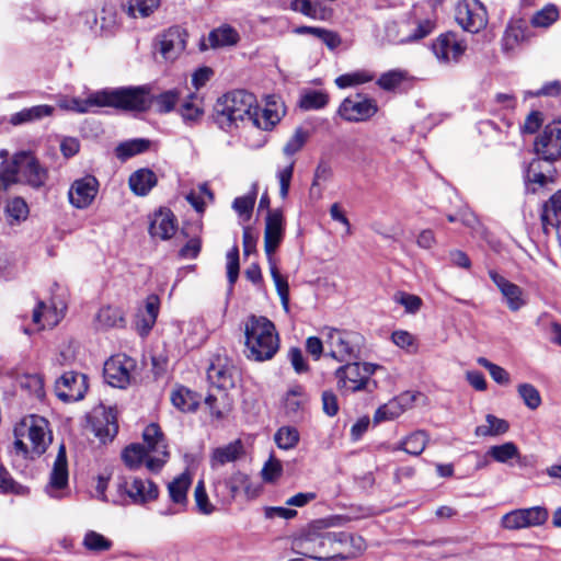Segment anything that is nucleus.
<instances>
[{
    "label": "nucleus",
    "mask_w": 561,
    "mask_h": 561,
    "mask_svg": "<svg viewBox=\"0 0 561 561\" xmlns=\"http://www.w3.org/2000/svg\"><path fill=\"white\" fill-rule=\"evenodd\" d=\"M142 439L144 444H130L125 447L122 459L130 470L145 465L150 472L158 473L170 458L165 436L157 423H151L145 427Z\"/></svg>",
    "instance_id": "nucleus-1"
},
{
    "label": "nucleus",
    "mask_w": 561,
    "mask_h": 561,
    "mask_svg": "<svg viewBox=\"0 0 561 561\" xmlns=\"http://www.w3.org/2000/svg\"><path fill=\"white\" fill-rule=\"evenodd\" d=\"M341 538H345L344 531H322L310 527L293 540V550L314 560L343 561L350 554L343 556V551L339 550Z\"/></svg>",
    "instance_id": "nucleus-2"
},
{
    "label": "nucleus",
    "mask_w": 561,
    "mask_h": 561,
    "mask_svg": "<svg viewBox=\"0 0 561 561\" xmlns=\"http://www.w3.org/2000/svg\"><path fill=\"white\" fill-rule=\"evenodd\" d=\"M247 357L256 362L270 360L279 348L274 323L263 316H250L244 324Z\"/></svg>",
    "instance_id": "nucleus-3"
},
{
    "label": "nucleus",
    "mask_w": 561,
    "mask_h": 561,
    "mask_svg": "<svg viewBox=\"0 0 561 561\" xmlns=\"http://www.w3.org/2000/svg\"><path fill=\"white\" fill-rule=\"evenodd\" d=\"M255 103V95L245 90L228 92L216 101L214 121L222 130L232 131L240 124H249Z\"/></svg>",
    "instance_id": "nucleus-4"
},
{
    "label": "nucleus",
    "mask_w": 561,
    "mask_h": 561,
    "mask_svg": "<svg viewBox=\"0 0 561 561\" xmlns=\"http://www.w3.org/2000/svg\"><path fill=\"white\" fill-rule=\"evenodd\" d=\"M14 450L25 458L39 457L45 453L51 437L48 422L38 415H28L14 427Z\"/></svg>",
    "instance_id": "nucleus-5"
},
{
    "label": "nucleus",
    "mask_w": 561,
    "mask_h": 561,
    "mask_svg": "<svg viewBox=\"0 0 561 561\" xmlns=\"http://www.w3.org/2000/svg\"><path fill=\"white\" fill-rule=\"evenodd\" d=\"M98 107L113 106L125 111L145 112L150 107V87H122L93 93Z\"/></svg>",
    "instance_id": "nucleus-6"
},
{
    "label": "nucleus",
    "mask_w": 561,
    "mask_h": 561,
    "mask_svg": "<svg viewBox=\"0 0 561 561\" xmlns=\"http://www.w3.org/2000/svg\"><path fill=\"white\" fill-rule=\"evenodd\" d=\"M327 355L344 363L360 357L364 336L355 331L341 330L336 328H324L322 330Z\"/></svg>",
    "instance_id": "nucleus-7"
},
{
    "label": "nucleus",
    "mask_w": 561,
    "mask_h": 561,
    "mask_svg": "<svg viewBox=\"0 0 561 561\" xmlns=\"http://www.w3.org/2000/svg\"><path fill=\"white\" fill-rule=\"evenodd\" d=\"M345 362L340 366L334 376L337 381V388L342 391L357 392L368 389L371 383L370 376L380 369L381 366L373 363Z\"/></svg>",
    "instance_id": "nucleus-8"
},
{
    "label": "nucleus",
    "mask_w": 561,
    "mask_h": 561,
    "mask_svg": "<svg viewBox=\"0 0 561 561\" xmlns=\"http://www.w3.org/2000/svg\"><path fill=\"white\" fill-rule=\"evenodd\" d=\"M10 164L15 183H23L33 188H41L48 179V171L31 151H19L13 154Z\"/></svg>",
    "instance_id": "nucleus-9"
},
{
    "label": "nucleus",
    "mask_w": 561,
    "mask_h": 561,
    "mask_svg": "<svg viewBox=\"0 0 561 561\" xmlns=\"http://www.w3.org/2000/svg\"><path fill=\"white\" fill-rule=\"evenodd\" d=\"M456 21L467 32L478 33L488 24V13L479 0H461L456 7Z\"/></svg>",
    "instance_id": "nucleus-10"
},
{
    "label": "nucleus",
    "mask_w": 561,
    "mask_h": 561,
    "mask_svg": "<svg viewBox=\"0 0 561 561\" xmlns=\"http://www.w3.org/2000/svg\"><path fill=\"white\" fill-rule=\"evenodd\" d=\"M377 112L378 104L376 100L362 94L344 99L337 108L340 117L351 123L366 122Z\"/></svg>",
    "instance_id": "nucleus-11"
},
{
    "label": "nucleus",
    "mask_w": 561,
    "mask_h": 561,
    "mask_svg": "<svg viewBox=\"0 0 561 561\" xmlns=\"http://www.w3.org/2000/svg\"><path fill=\"white\" fill-rule=\"evenodd\" d=\"M548 519V511L542 506L517 508L506 513L501 519V526L508 530L543 525Z\"/></svg>",
    "instance_id": "nucleus-12"
},
{
    "label": "nucleus",
    "mask_w": 561,
    "mask_h": 561,
    "mask_svg": "<svg viewBox=\"0 0 561 561\" xmlns=\"http://www.w3.org/2000/svg\"><path fill=\"white\" fill-rule=\"evenodd\" d=\"M45 493L55 500L67 497L70 493L68 484V463L64 445L59 447L49 476V481L45 486Z\"/></svg>",
    "instance_id": "nucleus-13"
},
{
    "label": "nucleus",
    "mask_w": 561,
    "mask_h": 561,
    "mask_svg": "<svg viewBox=\"0 0 561 561\" xmlns=\"http://www.w3.org/2000/svg\"><path fill=\"white\" fill-rule=\"evenodd\" d=\"M535 150L547 161L561 159V118L546 125L535 141Z\"/></svg>",
    "instance_id": "nucleus-14"
},
{
    "label": "nucleus",
    "mask_w": 561,
    "mask_h": 561,
    "mask_svg": "<svg viewBox=\"0 0 561 561\" xmlns=\"http://www.w3.org/2000/svg\"><path fill=\"white\" fill-rule=\"evenodd\" d=\"M431 48L438 62L448 65L460 60L467 49V44L456 33L446 32L432 43Z\"/></svg>",
    "instance_id": "nucleus-15"
},
{
    "label": "nucleus",
    "mask_w": 561,
    "mask_h": 561,
    "mask_svg": "<svg viewBox=\"0 0 561 561\" xmlns=\"http://www.w3.org/2000/svg\"><path fill=\"white\" fill-rule=\"evenodd\" d=\"M135 367V359L125 354H117L105 362L104 378L112 387L124 389L130 383Z\"/></svg>",
    "instance_id": "nucleus-16"
},
{
    "label": "nucleus",
    "mask_w": 561,
    "mask_h": 561,
    "mask_svg": "<svg viewBox=\"0 0 561 561\" xmlns=\"http://www.w3.org/2000/svg\"><path fill=\"white\" fill-rule=\"evenodd\" d=\"M87 390V376L76 371H66L55 382V393L64 402L83 399Z\"/></svg>",
    "instance_id": "nucleus-17"
},
{
    "label": "nucleus",
    "mask_w": 561,
    "mask_h": 561,
    "mask_svg": "<svg viewBox=\"0 0 561 561\" xmlns=\"http://www.w3.org/2000/svg\"><path fill=\"white\" fill-rule=\"evenodd\" d=\"M100 183L94 175L77 179L68 191L69 203L77 209H85L94 202Z\"/></svg>",
    "instance_id": "nucleus-18"
},
{
    "label": "nucleus",
    "mask_w": 561,
    "mask_h": 561,
    "mask_svg": "<svg viewBox=\"0 0 561 561\" xmlns=\"http://www.w3.org/2000/svg\"><path fill=\"white\" fill-rule=\"evenodd\" d=\"M240 490H243L247 495L252 494L249 477L240 471L214 483V494L222 504H230Z\"/></svg>",
    "instance_id": "nucleus-19"
},
{
    "label": "nucleus",
    "mask_w": 561,
    "mask_h": 561,
    "mask_svg": "<svg viewBox=\"0 0 561 561\" xmlns=\"http://www.w3.org/2000/svg\"><path fill=\"white\" fill-rule=\"evenodd\" d=\"M283 115V104L271 96L263 108H260L256 103L254 104L249 124L263 130H270L280 121Z\"/></svg>",
    "instance_id": "nucleus-20"
},
{
    "label": "nucleus",
    "mask_w": 561,
    "mask_h": 561,
    "mask_svg": "<svg viewBox=\"0 0 561 561\" xmlns=\"http://www.w3.org/2000/svg\"><path fill=\"white\" fill-rule=\"evenodd\" d=\"M284 237V216L279 209L270 210L265 220L264 250L267 260L274 259L273 254Z\"/></svg>",
    "instance_id": "nucleus-21"
},
{
    "label": "nucleus",
    "mask_w": 561,
    "mask_h": 561,
    "mask_svg": "<svg viewBox=\"0 0 561 561\" xmlns=\"http://www.w3.org/2000/svg\"><path fill=\"white\" fill-rule=\"evenodd\" d=\"M186 32L180 26H172L160 35V54L164 59H175L186 47Z\"/></svg>",
    "instance_id": "nucleus-22"
},
{
    "label": "nucleus",
    "mask_w": 561,
    "mask_h": 561,
    "mask_svg": "<svg viewBox=\"0 0 561 561\" xmlns=\"http://www.w3.org/2000/svg\"><path fill=\"white\" fill-rule=\"evenodd\" d=\"M65 309L66 306L61 301L59 304L51 302L50 305L38 301L33 310L32 321L38 330L54 328L64 318Z\"/></svg>",
    "instance_id": "nucleus-23"
},
{
    "label": "nucleus",
    "mask_w": 561,
    "mask_h": 561,
    "mask_svg": "<svg viewBox=\"0 0 561 561\" xmlns=\"http://www.w3.org/2000/svg\"><path fill=\"white\" fill-rule=\"evenodd\" d=\"M134 504H145L153 501L159 495L158 486L151 480L135 478L130 483L125 481L119 484Z\"/></svg>",
    "instance_id": "nucleus-24"
},
{
    "label": "nucleus",
    "mask_w": 561,
    "mask_h": 561,
    "mask_svg": "<svg viewBox=\"0 0 561 561\" xmlns=\"http://www.w3.org/2000/svg\"><path fill=\"white\" fill-rule=\"evenodd\" d=\"M489 276L505 298L510 310L517 311L525 305L523 290L519 286L510 282L494 270L489 271Z\"/></svg>",
    "instance_id": "nucleus-25"
},
{
    "label": "nucleus",
    "mask_w": 561,
    "mask_h": 561,
    "mask_svg": "<svg viewBox=\"0 0 561 561\" xmlns=\"http://www.w3.org/2000/svg\"><path fill=\"white\" fill-rule=\"evenodd\" d=\"M178 229L176 219L170 209L161 208L154 213L149 226V233L153 238L169 240Z\"/></svg>",
    "instance_id": "nucleus-26"
},
{
    "label": "nucleus",
    "mask_w": 561,
    "mask_h": 561,
    "mask_svg": "<svg viewBox=\"0 0 561 561\" xmlns=\"http://www.w3.org/2000/svg\"><path fill=\"white\" fill-rule=\"evenodd\" d=\"M413 400L414 396L410 392L400 394L377 409L374 415V422L380 423L399 417L408 408L411 407Z\"/></svg>",
    "instance_id": "nucleus-27"
},
{
    "label": "nucleus",
    "mask_w": 561,
    "mask_h": 561,
    "mask_svg": "<svg viewBox=\"0 0 561 561\" xmlns=\"http://www.w3.org/2000/svg\"><path fill=\"white\" fill-rule=\"evenodd\" d=\"M207 378L216 390L228 391L234 387L233 369L227 366L211 364L207 370Z\"/></svg>",
    "instance_id": "nucleus-28"
},
{
    "label": "nucleus",
    "mask_w": 561,
    "mask_h": 561,
    "mask_svg": "<svg viewBox=\"0 0 561 561\" xmlns=\"http://www.w3.org/2000/svg\"><path fill=\"white\" fill-rule=\"evenodd\" d=\"M191 483L192 479L190 474L183 472L168 484L169 496L173 504L180 506L181 508H186L187 491L191 486Z\"/></svg>",
    "instance_id": "nucleus-29"
},
{
    "label": "nucleus",
    "mask_w": 561,
    "mask_h": 561,
    "mask_svg": "<svg viewBox=\"0 0 561 561\" xmlns=\"http://www.w3.org/2000/svg\"><path fill=\"white\" fill-rule=\"evenodd\" d=\"M172 404L182 412L195 411L201 402V396L186 387H178L171 393Z\"/></svg>",
    "instance_id": "nucleus-30"
},
{
    "label": "nucleus",
    "mask_w": 561,
    "mask_h": 561,
    "mask_svg": "<svg viewBox=\"0 0 561 561\" xmlns=\"http://www.w3.org/2000/svg\"><path fill=\"white\" fill-rule=\"evenodd\" d=\"M128 184L136 195L145 196L157 184V176L149 169H140L129 176Z\"/></svg>",
    "instance_id": "nucleus-31"
},
{
    "label": "nucleus",
    "mask_w": 561,
    "mask_h": 561,
    "mask_svg": "<svg viewBox=\"0 0 561 561\" xmlns=\"http://www.w3.org/2000/svg\"><path fill=\"white\" fill-rule=\"evenodd\" d=\"M205 404L208 407L211 415L216 419H222L232 409V400L228 391L216 390L208 393L205 398Z\"/></svg>",
    "instance_id": "nucleus-32"
},
{
    "label": "nucleus",
    "mask_w": 561,
    "mask_h": 561,
    "mask_svg": "<svg viewBox=\"0 0 561 561\" xmlns=\"http://www.w3.org/2000/svg\"><path fill=\"white\" fill-rule=\"evenodd\" d=\"M54 110L55 108L53 106L46 104L23 108L22 111L11 115L10 123L14 126L33 123L53 115Z\"/></svg>",
    "instance_id": "nucleus-33"
},
{
    "label": "nucleus",
    "mask_w": 561,
    "mask_h": 561,
    "mask_svg": "<svg viewBox=\"0 0 561 561\" xmlns=\"http://www.w3.org/2000/svg\"><path fill=\"white\" fill-rule=\"evenodd\" d=\"M180 99L181 91L171 89L156 95L150 94V105L153 106L156 113L168 114L175 110Z\"/></svg>",
    "instance_id": "nucleus-34"
},
{
    "label": "nucleus",
    "mask_w": 561,
    "mask_h": 561,
    "mask_svg": "<svg viewBox=\"0 0 561 561\" xmlns=\"http://www.w3.org/2000/svg\"><path fill=\"white\" fill-rule=\"evenodd\" d=\"M179 114L186 125L198 124L204 116V107L195 94H190L181 104Z\"/></svg>",
    "instance_id": "nucleus-35"
},
{
    "label": "nucleus",
    "mask_w": 561,
    "mask_h": 561,
    "mask_svg": "<svg viewBox=\"0 0 561 561\" xmlns=\"http://www.w3.org/2000/svg\"><path fill=\"white\" fill-rule=\"evenodd\" d=\"M160 7V0H126L125 13L131 19L151 16Z\"/></svg>",
    "instance_id": "nucleus-36"
},
{
    "label": "nucleus",
    "mask_w": 561,
    "mask_h": 561,
    "mask_svg": "<svg viewBox=\"0 0 561 561\" xmlns=\"http://www.w3.org/2000/svg\"><path fill=\"white\" fill-rule=\"evenodd\" d=\"M557 220H561V191L553 194L542 206L541 222L545 232H548L549 226L553 228Z\"/></svg>",
    "instance_id": "nucleus-37"
},
{
    "label": "nucleus",
    "mask_w": 561,
    "mask_h": 561,
    "mask_svg": "<svg viewBox=\"0 0 561 561\" xmlns=\"http://www.w3.org/2000/svg\"><path fill=\"white\" fill-rule=\"evenodd\" d=\"M308 402V396L304 387L296 385L291 387L284 398V408L287 415L295 416L301 411Z\"/></svg>",
    "instance_id": "nucleus-38"
},
{
    "label": "nucleus",
    "mask_w": 561,
    "mask_h": 561,
    "mask_svg": "<svg viewBox=\"0 0 561 561\" xmlns=\"http://www.w3.org/2000/svg\"><path fill=\"white\" fill-rule=\"evenodd\" d=\"M332 175L333 171L330 163L324 160L319 161L313 172L310 195L318 199L321 198L324 184L331 180Z\"/></svg>",
    "instance_id": "nucleus-39"
},
{
    "label": "nucleus",
    "mask_w": 561,
    "mask_h": 561,
    "mask_svg": "<svg viewBox=\"0 0 561 561\" xmlns=\"http://www.w3.org/2000/svg\"><path fill=\"white\" fill-rule=\"evenodd\" d=\"M242 453L243 446L240 440L216 448L211 455V466H222L225 463L236 461Z\"/></svg>",
    "instance_id": "nucleus-40"
},
{
    "label": "nucleus",
    "mask_w": 561,
    "mask_h": 561,
    "mask_svg": "<svg viewBox=\"0 0 561 561\" xmlns=\"http://www.w3.org/2000/svg\"><path fill=\"white\" fill-rule=\"evenodd\" d=\"M410 79L409 72L403 69H392L383 72L376 81L377 85L385 91H396Z\"/></svg>",
    "instance_id": "nucleus-41"
},
{
    "label": "nucleus",
    "mask_w": 561,
    "mask_h": 561,
    "mask_svg": "<svg viewBox=\"0 0 561 561\" xmlns=\"http://www.w3.org/2000/svg\"><path fill=\"white\" fill-rule=\"evenodd\" d=\"M238 41V32L229 25L215 28L208 35V42L213 48L234 45Z\"/></svg>",
    "instance_id": "nucleus-42"
},
{
    "label": "nucleus",
    "mask_w": 561,
    "mask_h": 561,
    "mask_svg": "<svg viewBox=\"0 0 561 561\" xmlns=\"http://www.w3.org/2000/svg\"><path fill=\"white\" fill-rule=\"evenodd\" d=\"M375 77V72L368 69H358L339 76L334 82L340 89H346L370 82Z\"/></svg>",
    "instance_id": "nucleus-43"
},
{
    "label": "nucleus",
    "mask_w": 561,
    "mask_h": 561,
    "mask_svg": "<svg viewBox=\"0 0 561 561\" xmlns=\"http://www.w3.org/2000/svg\"><path fill=\"white\" fill-rule=\"evenodd\" d=\"M486 424L479 425L474 430V434L478 437H486V436H499L505 434L510 424L507 421L503 419H499L493 414H488L485 416Z\"/></svg>",
    "instance_id": "nucleus-44"
},
{
    "label": "nucleus",
    "mask_w": 561,
    "mask_h": 561,
    "mask_svg": "<svg viewBox=\"0 0 561 561\" xmlns=\"http://www.w3.org/2000/svg\"><path fill=\"white\" fill-rule=\"evenodd\" d=\"M105 424L101 420H98L94 424V433L102 440H112L118 432V425L116 417L112 411L105 412L103 415Z\"/></svg>",
    "instance_id": "nucleus-45"
},
{
    "label": "nucleus",
    "mask_w": 561,
    "mask_h": 561,
    "mask_svg": "<svg viewBox=\"0 0 561 561\" xmlns=\"http://www.w3.org/2000/svg\"><path fill=\"white\" fill-rule=\"evenodd\" d=\"M259 191L257 183H253L251 191L243 196L236 197L232 203V208L238 213L240 217L245 220L250 219Z\"/></svg>",
    "instance_id": "nucleus-46"
},
{
    "label": "nucleus",
    "mask_w": 561,
    "mask_h": 561,
    "mask_svg": "<svg viewBox=\"0 0 561 561\" xmlns=\"http://www.w3.org/2000/svg\"><path fill=\"white\" fill-rule=\"evenodd\" d=\"M270 272L275 284L277 294L280 298L282 306L286 312L289 311V286L287 279L280 275L274 259L268 260Z\"/></svg>",
    "instance_id": "nucleus-47"
},
{
    "label": "nucleus",
    "mask_w": 561,
    "mask_h": 561,
    "mask_svg": "<svg viewBox=\"0 0 561 561\" xmlns=\"http://www.w3.org/2000/svg\"><path fill=\"white\" fill-rule=\"evenodd\" d=\"M526 38V27L522 21L511 23L504 33L502 43L504 50L514 49L519 43Z\"/></svg>",
    "instance_id": "nucleus-48"
},
{
    "label": "nucleus",
    "mask_w": 561,
    "mask_h": 561,
    "mask_svg": "<svg viewBox=\"0 0 561 561\" xmlns=\"http://www.w3.org/2000/svg\"><path fill=\"white\" fill-rule=\"evenodd\" d=\"M427 442H428V436H427L426 432L416 431V432L412 433L411 435H409L408 437H405L401 442L398 449H402L405 453L413 455V456H419L425 449Z\"/></svg>",
    "instance_id": "nucleus-49"
},
{
    "label": "nucleus",
    "mask_w": 561,
    "mask_h": 561,
    "mask_svg": "<svg viewBox=\"0 0 561 561\" xmlns=\"http://www.w3.org/2000/svg\"><path fill=\"white\" fill-rule=\"evenodd\" d=\"M20 387L37 400L45 398L44 379L38 374H25L19 379Z\"/></svg>",
    "instance_id": "nucleus-50"
},
{
    "label": "nucleus",
    "mask_w": 561,
    "mask_h": 561,
    "mask_svg": "<svg viewBox=\"0 0 561 561\" xmlns=\"http://www.w3.org/2000/svg\"><path fill=\"white\" fill-rule=\"evenodd\" d=\"M488 455L500 463H506L512 459H517L520 457L519 449L513 442H506L502 445L491 446L488 450Z\"/></svg>",
    "instance_id": "nucleus-51"
},
{
    "label": "nucleus",
    "mask_w": 561,
    "mask_h": 561,
    "mask_svg": "<svg viewBox=\"0 0 561 561\" xmlns=\"http://www.w3.org/2000/svg\"><path fill=\"white\" fill-rule=\"evenodd\" d=\"M299 438V432L294 426H282L274 435L277 447L284 450L294 449L298 445Z\"/></svg>",
    "instance_id": "nucleus-52"
},
{
    "label": "nucleus",
    "mask_w": 561,
    "mask_h": 561,
    "mask_svg": "<svg viewBox=\"0 0 561 561\" xmlns=\"http://www.w3.org/2000/svg\"><path fill=\"white\" fill-rule=\"evenodd\" d=\"M5 214L10 225L20 224L28 216V206L21 197H15L8 202L5 206Z\"/></svg>",
    "instance_id": "nucleus-53"
},
{
    "label": "nucleus",
    "mask_w": 561,
    "mask_h": 561,
    "mask_svg": "<svg viewBox=\"0 0 561 561\" xmlns=\"http://www.w3.org/2000/svg\"><path fill=\"white\" fill-rule=\"evenodd\" d=\"M0 492L25 496L28 495L30 489L14 481L10 472L0 463Z\"/></svg>",
    "instance_id": "nucleus-54"
},
{
    "label": "nucleus",
    "mask_w": 561,
    "mask_h": 561,
    "mask_svg": "<svg viewBox=\"0 0 561 561\" xmlns=\"http://www.w3.org/2000/svg\"><path fill=\"white\" fill-rule=\"evenodd\" d=\"M96 321L102 328H114L123 325L122 311L114 307H103L96 314Z\"/></svg>",
    "instance_id": "nucleus-55"
},
{
    "label": "nucleus",
    "mask_w": 561,
    "mask_h": 561,
    "mask_svg": "<svg viewBox=\"0 0 561 561\" xmlns=\"http://www.w3.org/2000/svg\"><path fill=\"white\" fill-rule=\"evenodd\" d=\"M149 148V140L134 139L119 144L116 148V156L126 160L133 156L145 152Z\"/></svg>",
    "instance_id": "nucleus-56"
},
{
    "label": "nucleus",
    "mask_w": 561,
    "mask_h": 561,
    "mask_svg": "<svg viewBox=\"0 0 561 561\" xmlns=\"http://www.w3.org/2000/svg\"><path fill=\"white\" fill-rule=\"evenodd\" d=\"M329 102V95L323 91H309L301 95L299 106L305 111L323 108Z\"/></svg>",
    "instance_id": "nucleus-57"
},
{
    "label": "nucleus",
    "mask_w": 561,
    "mask_h": 561,
    "mask_svg": "<svg viewBox=\"0 0 561 561\" xmlns=\"http://www.w3.org/2000/svg\"><path fill=\"white\" fill-rule=\"evenodd\" d=\"M309 137V133L301 127L295 129L291 137L287 140L283 148V152L287 157H293L299 152L306 145Z\"/></svg>",
    "instance_id": "nucleus-58"
},
{
    "label": "nucleus",
    "mask_w": 561,
    "mask_h": 561,
    "mask_svg": "<svg viewBox=\"0 0 561 561\" xmlns=\"http://www.w3.org/2000/svg\"><path fill=\"white\" fill-rule=\"evenodd\" d=\"M517 391L528 409L536 410L540 407L541 396L535 386L531 383H520L517 387Z\"/></svg>",
    "instance_id": "nucleus-59"
},
{
    "label": "nucleus",
    "mask_w": 561,
    "mask_h": 561,
    "mask_svg": "<svg viewBox=\"0 0 561 561\" xmlns=\"http://www.w3.org/2000/svg\"><path fill=\"white\" fill-rule=\"evenodd\" d=\"M295 160H291L284 168H279L276 172V178L279 183V196L282 199H286L289 194L290 182L294 176Z\"/></svg>",
    "instance_id": "nucleus-60"
},
{
    "label": "nucleus",
    "mask_w": 561,
    "mask_h": 561,
    "mask_svg": "<svg viewBox=\"0 0 561 561\" xmlns=\"http://www.w3.org/2000/svg\"><path fill=\"white\" fill-rule=\"evenodd\" d=\"M559 16L556 5L548 4L531 18V24L537 27H547L551 25Z\"/></svg>",
    "instance_id": "nucleus-61"
},
{
    "label": "nucleus",
    "mask_w": 561,
    "mask_h": 561,
    "mask_svg": "<svg viewBox=\"0 0 561 561\" xmlns=\"http://www.w3.org/2000/svg\"><path fill=\"white\" fill-rule=\"evenodd\" d=\"M83 546L88 550L100 552L108 550L112 547V542L103 535L90 530L85 534L83 538Z\"/></svg>",
    "instance_id": "nucleus-62"
},
{
    "label": "nucleus",
    "mask_w": 561,
    "mask_h": 561,
    "mask_svg": "<svg viewBox=\"0 0 561 561\" xmlns=\"http://www.w3.org/2000/svg\"><path fill=\"white\" fill-rule=\"evenodd\" d=\"M92 99H93V93L91 95H89L85 100H81L78 98L60 100L58 102V105L62 110L73 111V112H78V113H85L91 107L96 106V104L91 101Z\"/></svg>",
    "instance_id": "nucleus-63"
},
{
    "label": "nucleus",
    "mask_w": 561,
    "mask_h": 561,
    "mask_svg": "<svg viewBox=\"0 0 561 561\" xmlns=\"http://www.w3.org/2000/svg\"><path fill=\"white\" fill-rule=\"evenodd\" d=\"M194 499L198 511L204 515H210L215 512V506L209 502L205 483L199 480L194 490Z\"/></svg>",
    "instance_id": "nucleus-64"
}]
</instances>
